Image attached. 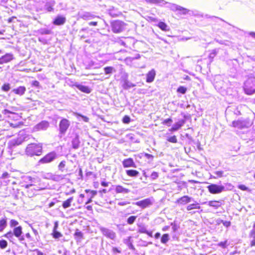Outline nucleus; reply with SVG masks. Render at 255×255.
I'll return each mask as SVG.
<instances>
[{
	"instance_id": "nucleus-1",
	"label": "nucleus",
	"mask_w": 255,
	"mask_h": 255,
	"mask_svg": "<svg viewBox=\"0 0 255 255\" xmlns=\"http://www.w3.org/2000/svg\"><path fill=\"white\" fill-rule=\"evenodd\" d=\"M25 152L29 156H39L42 153V144L34 143L29 144L25 148Z\"/></svg>"
},
{
	"instance_id": "nucleus-2",
	"label": "nucleus",
	"mask_w": 255,
	"mask_h": 255,
	"mask_svg": "<svg viewBox=\"0 0 255 255\" xmlns=\"http://www.w3.org/2000/svg\"><path fill=\"white\" fill-rule=\"evenodd\" d=\"M23 182L25 184L23 185L25 188L29 189L33 187L34 190H38L39 187L38 185L39 184V179L37 177H32L30 176H24L22 177Z\"/></svg>"
},
{
	"instance_id": "nucleus-3",
	"label": "nucleus",
	"mask_w": 255,
	"mask_h": 255,
	"mask_svg": "<svg viewBox=\"0 0 255 255\" xmlns=\"http://www.w3.org/2000/svg\"><path fill=\"white\" fill-rule=\"evenodd\" d=\"M244 90L248 95L255 93V77H250L244 83Z\"/></svg>"
},
{
	"instance_id": "nucleus-4",
	"label": "nucleus",
	"mask_w": 255,
	"mask_h": 255,
	"mask_svg": "<svg viewBox=\"0 0 255 255\" xmlns=\"http://www.w3.org/2000/svg\"><path fill=\"white\" fill-rule=\"evenodd\" d=\"M57 155L55 152L52 151L48 153L43 158H41L39 161V164H47L51 162L56 158Z\"/></svg>"
},
{
	"instance_id": "nucleus-5",
	"label": "nucleus",
	"mask_w": 255,
	"mask_h": 255,
	"mask_svg": "<svg viewBox=\"0 0 255 255\" xmlns=\"http://www.w3.org/2000/svg\"><path fill=\"white\" fill-rule=\"evenodd\" d=\"M70 125V122L66 119L63 118L60 121L59 127V133L62 135H64Z\"/></svg>"
},
{
	"instance_id": "nucleus-6",
	"label": "nucleus",
	"mask_w": 255,
	"mask_h": 255,
	"mask_svg": "<svg viewBox=\"0 0 255 255\" xmlns=\"http://www.w3.org/2000/svg\"><path fill=\"white\" fill-rule=\"evenodd\" d=\"M125 24L124 22L116 20L112 23V30L114 33H119L125 29Z\"/></svg>"
},
{
	"instance_id": "nucleus-7",
	"label": "nucleus",
	"mask_w": 255,
	"mask_h": 255,
	"mask_svg": "<svg viewBox=\"0 0 255 255\" xmlns=\"http://www.w3.org/2000/svg\"><path fill=\"white\" fill-rule=\"evenodd\" d=\"M30 138V135L25 134L24 131H20L18 134V137L16 139H13L12 142L14 145H19L23 141H27Z\"/></svg>"
},
{
	"instance_id": "nucleus-8",
	"label": "nucleus",
	"mask_w": 255,
	"mask_h": 255,
	"mask_svg": "<svg viewBox=\"0 0 255 255\" xmlns=\"http://www.w3.org/2000/svg\"><path fill=\"white\" fill-rule=\"evenodd\" d=\"M207 188L212 194H219L225 190V187L224 186L215 184L209 185Z\"/></svg>"
},
{
	"instance_id": "nucleus-9",
	"label": "nucleus",
	"mask_w": 255,
	"mask_h": 255,
	"mask_svg": "<svg viewBox=\"0 0 255 255\" xmlns=\"http://www.w3.org/2000/svg\"><path fill=\"white\" fill-rule=\"evenodd\" d=\"M4 118L11 120H18L19 116L17 113L13 112H8L7 110H4L1 112Z\"/></svg>"
},
{
	"instance_id": "nucleus-10",
	"label": "nucleus",
	"mask_w": 255,
	"mask_h": 255,
	"mask_svg": "<svg viewBox=\"0 0 255 255\" xmlns=\"http://www.w3.org/2000/svg\"><path fill=\"white\" fill-rule=\"evenodd\" d=\"M49 127V123L46 121H43L35 125L32 129L33 131H38L40 130H46Z\"/></svg>"
},
{
	"instance_id": "nucleus-11",
	"label": "nucleus",
	"mask_w": 255,
	"mask_h": 255,
	"mask_svg": "<svg viewBox=\"0 0 255 255\" xmlns=\"http://www.w3.org/2000/svg\"><path fill=\"white\" fill-rule=\"evenodd\" d=\"M100 230L102 232L103 235L112 240H114L116 237V233L111 230H110L104 227H101L100 228Z\"/></svg>"
},
{
	"instance_id": "nucleus-12",
	"label": "nucleus",
	"mask_w": 255,
	"mask_h": 255,
	"mask_svg": "<svg viewBox=\"0 0 255 255\" xmlns=\"http://www.w3.org/2000/svg\"><path fill=\"white\" fill-rule=\"evenodd\" d=\"M153 199L152 198H146L144 200L138 201L135 203V205L138 206L142 208H145L153 204Z\"/></svg>"
},
{
	"instance_id": "nucleus-13",
	"label": "nucleus",
	"mask_w": 255,
	"mask_h": 255,
	"mask_svg": "<svg viewBox=\"0 0 255 255\" xmlns=\"http://www.w3.org/2000/svg\"><path fill=\"white\" fill-rule=\"evenodd\" d=\"M79 18H81L85 20H88L93 19L94 18L96 17L97 16L93 14L90 12L84 11L81 13H78ZM97 17H99L97 16Z\"/></svg>"
},
{
	"instance_id": "nucleus-14",
	"label": "nucleus",
	"mask_w": 255,
	"mask_h": 255,
	"mask_svg": "<svg viewBox=\"0 0 255 255\" xmlns=\"http://www.w3.org/2000/svg\"><path fill=\"white\" fill-rule=\"evenodd\" d=\"M192 199V197L188 196H184L178 199L175 203L179 205H184L190 202Z\"/></svg>"
},
{
	"instance_id": "nucleus-15",
	"label": "nucleus",
	"mask_w": 255,
	"mask_h": 255,
	"mask_svg": "<svg viewBox=\"0 0 255 255\" xmlns=\"http://www.w3.org/2000/svg\"><path fill=\"white\" fill-rule=\"evenodd\" d=\"M13 59V55L11 53H6L4 55L0 57V64L6 63Z\"/></svg>"
},
{
	"instance_id": "nucleus-16",
	"label": "nucleus",
	"mask_w": 255,
	"mask_h": 255,
	"mask_svg": "<svg viewBox=\"0 0 255 255\" xmlns=\"http://www.w3.org/2000/svg\"><path fill=\"white\" fill-rule=\"evenodd\" d=\"M185 123V121L184 120H179L178 122L175 123L169 130L170 131H177L180 129Z\"/></svg>"
},
{
	"instance_id": "nucleus-17",
	"label": "nucleus",
	"mask_w": 255,
	"mask_h": 255,
	"mask_svg": "<svg viewBox=\"0 0 255 255\" xmlns=\"http://www.w3.org/2000/svg\"><path fill=\"white\" fill-rule=\"evenodd\" d=\"M122 163L123 165L125 168L136 167L135 163L131 158H128L124 160Z\"/></svg>"
},
{
	"instance_id": "nucleus-18",
	"label": "nucleus",
	"mask_w": 255,
	"mask_h": 255,
	"mask_svg": "<svg viewBox=\"0 0 255 255\" xmlns=\"http://www.w3.org/2000/svg\"><path fill=\"white\" fill-rule=\"evenodd\" d=\"M66 22V17L62 15H58L53 21V24L56 25H63Z\"/></svg>"
},
{
	"instance_id": "nucleus-19",
	"label": "nucleus",
	"mask_w": 255,
	"mask_h": 255,
	"mask_svg": "<svg viewBox=\"0 0 255 255\" xmlns=\"http://www.w3.org/2000/svg\"><path fill=\"white\" fill-rule=\"evenodd\" d=\"M115 190L116 193L127 194L130 192V190L127 188L123 187L121 185H117L114 186Z\"/></svg>"
},
{
	"instance_id": "nucleus-20",
	"label": "nucleus",
	"mask_w": 255,
	"mask_h": 255,
	"mask_svg": "<svg viewBox=\"0 0 255 255\" xmlns=\"http://www.w3.org/2000/svg\"><path fill=\"white\" fill-rule=\"evenodd\" d=\"M156 73L154 69H152L150 70L146 75V81L147 83H151L153 81Z\"/></svg>"
},
{
	"instance_id": "nucleus-21",
	"label": "nucleus",
	"mask_w": 255,
	"mask_h": 255,
	"mask_svg": "<svg viewBox=\"0 0 255 255\" xmlns=\"http://www.w3.org/2000/svg\"><path fill=\"white\" fill-rule=\"evenodd\" d=\"M232 126L234 127L238 128H243L246 127V123L242 120H238L237 121H234L232 123Z\"/></svg>"
},
{
	"instance_id": "nucleus-22",
	"label": "nucleus",
	"mask_w": 255,
	"mask_h": 255,
	"mask_svg": "<svg viewBox=\"0 0 255 255\" xmlns=\"http://www.w3.org/2000/svg\"><path fill=\"white\" fill-rule=\"evenodd\" d=\"M250 236L251 239L250 246L251 247H255V223H254L253 229L250 232Z\"/></svg>"
},
{
	"instance_id": "nucleus-23",
	"label": "nucleus",
	"mask_w": 255,
	"mask_h": 255,
	"mask_svg": "<svg viewBox=\"0 0 255 255\" xmlns=\"http://www.w3.org/2000/svg\"><path fill=\"white\" fill-rule=\"evenodd\" d=\"M80 141L79 135L76 134L75 136L72 140V145L74 149H78L80 146Z\"/></svg>"
},
{
	"instance_id": "nucleus-24",
	"label": "nucleus",
	"mask_w": 255,
	"mask_h": 255,
	"mask_svg": "<svg viewBox=\"0 0 255 255\" xmlns=\"http://www.w3.org/2000/svg\"><path fill=\"white\" fill-rule=\"evenodd\" d=\"M26 91V88L24 86H20L17 88H15L12 90V92L14 94L18 95L19 96L23 95Z\"/></svg>"
},
{
	"instance_id": "nucleus-25",
	"label": "nucleus",
	"mask_w": 255,
	"mask_h": 255,
	"mask_svg": "<svg viewBox=\"0 0 255 255\" xmlns=\"http://www.w3.org/2000/svg\"><path fill=\"white\" fill-rule=\"evenodd\" d=\"M65 175L60 174H50L49 178L55 181H60L64 179Z\"/></svg>"
},
{
	"instance_id": "nucleus-26",
	"label": "nucleus",
	"mask_w": 255,
	"mask_h": 255,
	"mask_svg": "<svg viewBox=\"0 0 255 255\" xmlns=\"http://www.w3.org/2000/svg\"><path fill=\"white\" fill-rule=\"evenodd\" d=\"M207 203L209 206L212 207L215 209L218 208L221 206V203L218 201H210L208 202H204V204Z\"/></svg>"
},
{
	"instance_id": "nucleus-27",
	"label": "nucleus",
	"mask_w": 255,
	"mask_h": 255,
	"mask_svg": "<svg viewBox=\"0 0 255 255\" xmlns=\"http://www.w3.org/2000/svg\"><path fill=\"white\" fill-rule=\"evenodd\" d=\"M135 86V85L134 84L129 82L127 79H125L123 81V83L122 84V86L125 89H128L130 88L134 87Z\"/></svg>"
},
{
	"instance_id": "nucleus-28",
	"label": "nucleus",
	"mask_w": 255,
	"mask_h": 255,
	"mask_svg": "<svg viewBox=\"0 0 255 255\" xmlns=\"http://www.w3.org/2000/svg\"><path fill=\"white\" fill-rule=\"evenodd\" d=\"M172 9L173 10H179L182 12L183 14H186L188 12V10L186 8H185L184 7H182L180 6L176 5V4H172L171 7Z\"/></svg>"
},
{
	"instance_id": "nucleus-29",
	"label": "nucleus",
	"mask_w": 255,
	"mask_h": 255,
	"mask_svg": "<svg viewBox=\"0 0 255 255\" xmlns=\"http://www.w3.org/2000/svg\"><path fill=\"white\" fill-rule=\"evenodd\" d=\"M76 87L81 91L86 93H90L91 92L90 89L88 87L84 86L82 85H77L76 86Z\"/></svg>"
},
{
	"instance_id": "nucleus-30",
	"label": "nucleus",
	"mask_w": 255,
	"mask_h": 255,
	"mask_svg": "<svg viewBox=\"0 0 255 255\" xmlns=\"http://www.w3.org/2000/svg\"><path fill=\"white\" fill-rule=\"evenodd\" d=\"M126 172L130 177H137L139 174V172L135 170H127Z\"/></svg>"
},
{
	"instance_id": "nucleus-31",
	"label": "nucleus",
	"mask_w": 255,
	"mask_h": 255,
	"mask_svg": "<svg viewBox=\"0 0 255 255\" xmlns=\"http://www.w3.org/2000/svg\"><path fill=\"white\" fill-rule=\"evenodd\" d=\"M73 197H71L68 198L66 201H64L62 204V207H63V208L66 209V208L70 207L71 203L73 202Z\"/></svg>"
},
{
	"instance_id": "nucleus-32",
	"label": "nucleus",
	"mask_w": 255,
	"mask_h": 255,
	"mask_svg": "<svg viewBox=\"0 0 255 255\" xmlns=\"http://www.w3.org/2000/svg\"><path fill=\"white\" fill-rule=\"evenodd\" d=\"M157 26L162 30L164 31H168L170 29L169 26L165 22H159L158 23Z\"/></svg>"
},
{
	"instance_id": "nucleus-33",
	"label": "nucleus",
	"mask_w": 255,
	"mask_h": 255,
	"mask_svg": "<svg viewBox=\"0 0 255 255\" xmlns=\"http://www.w3.org/2000/svg\"><path fill=\"white\" fill-rule=\"evenodd\" d=\"M200 208V206H199V203H197V202H195L193 204H191L188 205L186 207V209L187 211H190L192 209H199Z\"/></svg>"
},
{
	"instance_id": "nucleus-34",
	"label": "nucleus",
	"mask_w": 255,
	"mask_h": 255,
	"mask_svg": "<svg viewBox=\"0 0 255 255\" xmlns=\"http://www.w3.org/2000/svg\"><path fill=\"white\" fill-rule=\"evenodd\" d=\"M13 235L16 237H20V235L22 234V227L21 226H18L17 227L14 228L13 229Z\"/></svg>"
},
{
	"instance_id": "nucleus-35",
	"label": "nucleus",
	"mask_w": 255,
	"mask_h": 255,
	"mask_svg": "<svg viewBox=\"0 0 255 255\" xmlns=\"http://www.w3.org/2000/svg\"><path fill=\"white\" fill-rule=\"evenodd\" d=\"M7 222L6 219H2L0 220V232H1L6 227Z\"/></svg>"
},
{
	"instance_id": "nucleus-36",
	"label": "nucleus",
	"mask_w": 255,
	"mask_h": 255,
	"mask_svg": "<svg viewBox=\"0 0 255 255\" xmlns=\"http://www.w3.org/2000/svg\"><path fill=\"white\" fill-rule=\"evenodd\" d=\"M169 240V236L167 234H164L162 235L161 238V242L162 244H166Z\"/></svg>"
},
{
	"instance_id": "nucleus-37",
	"label": "nucleus",
	"mask_w": 255,
	"mask_h": 255,
	"mask_svg": "<svg viewBox=\"0 0 255 255\" xmlns=\"http://www.w3.org/2000/svg\"><path fill=\"white\" fill-rule=\"evenodd\" d=\"M104 71L106 74H112L113 72H116V70L113 67H106L104 68Z\"/></svg>"
},
{
	"instance_id": "nucleus-38",
	"label": "nucleus",
	"mask_w": 255,
	"mask_h": 255,
	"mask_svg": "<svg viewBox=\"0 0 255 255\" xmlns=\"http://www.w3.org/2000/svg\"><path fill=\"white\" fill-rule=\"evenodd\" d=\"M137 217L135 216H130L129 218L127 219V223L129 225H131L133 224V223L135 222Z\"/></svg>"
},
{
	"instance_id": "nucleus-39",
	"label": "nucleus",
	"mask_w": 255,
	"mask_h": 255,
	"mask_svg": "<svg viewBox=\"0 0 255 255\" xmlns=\"http://www.w3.org/2000/svg\"><path fill=\"white\" fill-rule=\"evenodd\" d=\"M10 89V84L8 83H5L3 84V85L1 87V89L2 91L4 92L8 91Z\"/></svg>"
},
{
	"instance_id": "nucleus-40",
	"label": "nucleus",
	"mask_w": 255,
	"mask_h": 255,
	"mask_svg": "<svg viewBox=\"0 0 255 255\" xmlns=\"http://www.w3.org/2000/svg\"><path fill=\"white\" fill-rule=\"evenodd\" d=\"M52 235L55 239H58L62 236V235L57 231H53Z\"/></svg>"
},
{
	"instance_id": "nucleus-41",
	"label": "nucleus",
	"mask_w": 255,
	"mask_h": 255,
	"mask_svg": "<svg viewBox=\"0 0 255 255\" xmlns=\"http://www.w3.org/2000/svg\"><path fill=\"white\" fill-rule=\"evenodd\" d=\"M7 246V243L5 240H2L0 241V248L2 249H4L6 248Z\"/></svg>"
},
{
	"instance_id": "nucleus-42",
	"label": "nucleus",
	"mask_w": 255,
	"mask_h": 255,
	"mask_svg": "<svg viewBox=\"0 0 255 255\" xmlns=\"http://www.w3.org/2000/svg\"><path fill=\"white\" fill-rule=\"evenodd\" d=\"M32 255H43V253L39 251L38 249H35L31 251Z\"/></svg>"
},
{
	"instance_id": "nucleus-43",
	"label": "nucleus",
	"mask_w": 255,
	"mask_h": 255,
	"mask_svg": "<svg viewBox=\"0 0 255 255\" xmlns=\"http://www.w3.org/2000/svg\"><path fill=\"white\" fill-rule=\"evenodd\" d=\"M66 165V161H62L58 165V168L62 172L63 171V168L65 167Z\"/></svg>"
},
{
	"instance_id": "nucleus-44",
	"label": "nucleus",
	"mask_w": 255,
	"mask_h": 255,
	"mask_svg": "<svg viewBox=\"0 0 255 255\" xmlns=\"http://www.w3.org/2000/svg\"><path fill=\"white\" fill-rule=\"evenodd\" d=\"M167 140L169 142H170L172 143H176L177 142V138H176V136H175V135L169 137L167 138Z\"/></svg>"
},
{
	"instance_id": "nucleus-45",
	"label": "nucleus",
	"mask_w": 255,
	"mask_h": 255,
	"mask_svg": "<svg viewBox=\"0 0 255 255\" xmlns=\"http://www.w3.org/2000/svg\"><path fill=\"white\" fill-rule=\"evenodd\" d=\"M45 9L48 11H52L53 10V5L47 3L45 5Z\"/></svg>"
},
{
	"instance_id": "nucleus-46",
	"label": "nucleus",
	"mask_w": 255,
	"mask_h": 255,
	"mask_svg": "<svg viewBox=\"0 0 255 255\" xmlns=\"http://www.w3.org/2000/svg\"><path fill=\"white\" fill-rule=\"evenodd\" d=\"M18 225V222L17 221L13 220V219H12L10 220V226L11 227H16Z\"/></svg>"
},
{
	"instance_id": "nucleus-47",
	"label": "nucleus",
	"mask_w": 255,
	"mask_h": 255,
	"mask_svg": "<svg viewBox=\"0 0 255 255\" xmlns=\"http://www.w3.org/2000/svg\"><path fill=\"white\" fill-rule=\"evenodd\" d=\"M177 92L182 94H185L186 92V88L184 87L180 86L178 88Z\"/></svg>"
},
{
	"instance_id": "nucleus-48",
	"label": "nucleus",
	"mask_w": 255,
	"mask_h": 255,
	"mask_svg": "<svg viewBox=\"0 0 255 255\" xmlns=\"http://www.w3.org/2000/svg\"><path fill=\"white\" fill-rule=\"evenodd\" d=\"M10 177H11L10 175L8 172H5L2 174L0 178L5 179L9 178Z\"/></svg>"
},
{
	"instance_id": "nucleus-49",
	"label": "nucleus",
	"mask_w": 255,
	"mask_h": 255,
	"mask_svg": "<svg viewBox=\"0 0 255 255\" xmlns=\"http://www.w3.org/2000/svg\"><path fill=\"white\" fill-rule=\"evenodd\" d=\"M172 122V119L170 118H169V119H165V120H164V121L162 123L163 124L167 125L168 126H170L171 125V123Z\"/></svg>"
},
{
	"instance_id": "nucleus-50",
	"label": "nucleus",
	"mask_w": 255,
	"mask_h": 255,
	"mask_svg": "<svg viewBox=\"0 0 255 255\" xmlns=\"http://www.w3.org/2000/svg\"><path fill=\"white\" fill-rule=\"evenodd\" d=\"M158 177V174L157 172H153L151 173L150 177L152 179L154 180Z\"/></svg>"
},
{
	"instance_id": "nucleus-51",
	"label": "nucleus",
	"mask_w": 255,
	"mask_h": 255,
	"mask_svg": "<svg viewBox=\"0 0 255 255\" xmlns=\"http://www.w3.org/2000/svg\"><path fill=\"white\" fill-rule=\"evenodd\" d=\"M139 232L140 233H147V230L144 227H141L139 229Z\"/></svg>"
},
{
	"instance_id": "nucleus-52",
	"label": "nucleus",
	"mask_w": 255,
	"mask_h": 255,
	"mask_svg": "<svg viewBox=\"0 0 255 255\" xmlns=\"http://www.w3.org/2000/svg\"><path fill=\"white\" fill-rule=\"evenodd\" d=\"M216 50H212V51L211 52V53L210 54V55L209 56V58H210L211 59H213L214 57H215V56L216 55Z\"/></svg>"
},
{
	"instance_id": "nucleus-53",
	"label": "nucleus",
	"mask_w": 255,
	"mask_h": 255,
	"mask_svg": "<svg viewBox=\"0 0 255 255\" xmlns=\"http://www.w3.org/2000/svg\"><path fill=\"white\" fill-rule=\"evenodd\" d=\"M8 112H16L17 111V108L14 107H9L8 109H6Z\"/></svg>"
},
{
	"instance_id": "nucleus-54",
	"label": "nucleus",
	"mask_w": 255,
	"mask_h": 255,
	"mask_svg": "<svg viewBox=\"0 0 255 255\" xmlns=\"http://www.w3.org/2000/svg\"><path fill=\"white\" fill-rule=\"evenodd\" d=\"M222 223L224 225V226L226 227H229L231 226V222L230 221H221Z\"/></svg>"
},
{
	"instance_id": "nucleus-55",
	"label": "nucleus",
	"mask_w": 255,
	"mask_h": 255,
	"mask_svg": "<svg viewBox=\"0 0 255 255\" xmlns=\"http://www.w3.org/2000/svg\"><path fill=\"white\" fill-rule=\"evenodd\" d=\"M129 204V202L125 201L119 202L118 203V205H119V206H126V205H127L128 204Z\"/></svg>"
},
{
	"instance_id": "nucleus-56",
	"label": "nucleus",
	"mask_w": 255,
	"mask_h": 255,
	"mask_svg": "<svg viewBox=\"0 0 255 255\" xmlns=\"http://www.w3.org/2000/svg\"><path fill=\"white\" fill-rule=\"evenodd\" d=\"M78 116H80L81 117V118L82 119V120L85 122H88L89 121V118L86 116H83V115H81L80 114H77Z\"/></svg>"
},
{
	"instance_id": "nucleus-57",
	"label": "nucleus",
	"mask_w": 255,
	"mask_h": 255,
	"mask_svg": "<svg viewBox=\"0 0 255 255\" xmlns=\"http://www.w3.org/2000/svg\"><path fill=\"white\" fill-rule=\"evenodd\" d=\"M123 122L125 124H128L130 122V118L128 116H125L123 118Z\"/></svg>"
},
{
	"instance_id": "nucleus-58",
	"label": "nucleus",
	"mask_w": 255,
	"mask_h": 255,
	"mask_svg": "<svg viewBox=\"0 0 255 255\" xmlns=\"http://www.w3.org/2000/svg\"><path fill=\"white\" fill-rule=\"evenodd\" d=\"M31 85L32 86L38 88L39 87V82L38 81L35 80L32 82Z\"/></svg>"
},
{
	"instance_id": "nucleus-59",
	"label": "nucleus",
	"mask_w": 255,
	"mask_h": 255,
	"mask_svg": "<svg viewBox=\"0 0 255 255\" xmlns=\"http://www.w3.org/2000/svg\"><path fill=\"white\" fill-rule=\"evenodd\" d=\"M171 225L172 226V229L173 232H175L178 230V227L177 226V225L175 224H174L173 223H171Z\"/></svg>"
},
{
	"instance_id": "nucleus-60",
	"label": "nucleus",
	"mask_w": 255,
	"mask_h": 255,
	"mask_svg": "<svg viewBox=\"0 0 255 255\" xmlns=\"http://www.w3.org/2000/svg\"><path fill=\"white\" fill-rule=\"evenodd\" d=\"M13 235V233H12L11 232H9L7 233L6 234H5L4 237H6V238H11L12 237Z\"/></svg>"
},
{
	"instance_id": "nucleus-61",
	"label": "nucleus",
	"mask_w": 255,
	"mask_h": 255,
	"mask_svg": "<svg viewBox=\"0 0 255 255\" xmlns=\"http://www.w3.org/2000/svg\"><path fill=\"white\" fill-rule=\"evenodd\" d=\"M238 188L239 189H240L241 190H243V191H247L248 188V187H247L245 185H240L239 186H238Z\"/></svg>"
},
{
	"instance_id": "nucleus-62",
	"label": "nucleus",
	"mask_w": 255,
	"mask_h": 255,
	"mask_svg": "<svg viewBox=\"0 0 255 255\" xmlns=\"http://www.w3.org/2000/svg\"><path fill=\"white\" fill-rule=\"evenodd\" d=\"M227 242L226 241L225 242H221L218 244V246L223 248H225Z\"/></svg>"
},
{
	"instance_id": "nucleus-63",
	"label": "nucleus",
	"mask_w": 255,
	"mask_h": 255,
	"mask_svg": "<svg viewBox=\"0 0 255 255\" xmlns=\"http://www.w3.org/2000/svg\"><path fill=\"white\" fill-rule=\"evenodd\" d=\"M75 235L79 238H82L83 234L81 232L77 231L75 233Z\"/></svg>"
},
{
	"instance_id": "nucleus-64",
	"label": "nucleus",
	"mask_w": 255,
	"mask_h": 255,
	"mask_svg": "<svg viewBox=\"0 0 255 255\" xmlns=\"http://www.w3.org/2000/svg\"><path fill=\"white\" fill-rule=\"evenodd\" d=\"M109 182H105V181H102L101 182L102 186H103L104 187H107V186H109Z\"/></svg>"
}]
</instances>
